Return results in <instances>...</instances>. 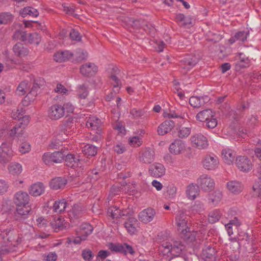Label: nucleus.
<instances>
[{
  "instance_id": "nucleus-1",
  "label": "nucleus",
  "mask_w": 261,
  "mask_h": 261,
  "mask_svg": "<svg viewBox=\"0 0 261 261\" xmlns=\"http://www.w3.org/2000/svg\"><path fill=\"white\" fill-rule=\"evenodd\" d=\"M188 216L183 212H179L176 217V222L178 227V230L184 234V239L190 242L194 240L195 238L192 236L189 231L190 228L187 226Z\"/></svg>"
},
{
  "instance_id": "nucleus-2",
  "label": "nucleus",
  "mask_w": 261,
  "mask_h": 261,
  "mask_svg": "<svg viewBox=\"0 0 261 261\" xmlns=\"http://www.w3.org/2000/svg\"><path fill=\"white\" fill-rule=\"evenodd\" d=\"M74 128V122L73 118L70 117L63 121L58 126L56 130L58 140L62 142L66 140L67 133L72 129H73Z\"/></svg>"
},
{
  "instance_id": "nucleus-3",
  "label": "nucleus",
  "mask_w": 261,
  "mask_h": 261,
  "mask_svg": "<svg viewBox=\"0 0 261 261\" xmlns=\"http://www.w3.org/2000/svg\"><path fill=\"white\" fill-rule=\"evenodd\" d=\"M162 247L164 248L163 251L164 253H170L173 256L179 255L184 249V245L180 242L178 241L174 242L173 244L168 242H164L162 244Z\"/></svg>"
},
{
  "instance_id": "nucleus-4",
  "label": "nucleus",
  "mask_w": 261,
  "mask_h": 261,
  "mask_svg": "<svg viewBox=\"0 0 261 261\" xmlns=\"http://www.w3.org/2000/svg\"><path fill=\"white\" fill-rule=\"evenodd\" d=\"M65 155L66 153L63 151V148H61L60 151H55L52 153H44L42 160L45 164H50L51 163H59L63 160Z\"/></svg>"
},
{
  "instance_id": "nucleus-5",
  "label": "nucleus",
  "mask_w": 261,
  "mask_h": 261,
  "mask_svg": "<svg viewBox=\"0 0 261 261\" xmlns=\"http://www.w3.org/2000/svg\"><path fill=\"white\" fill-rule=\"evenodd\" d=\"M13 155L11 145L8 143H3L0 147V163L5 164L8 162Z\"/></svg>"
},
{
  "instance_id": "nucleus-6",
  "label": "nucleus",
  "mask_w": 261,
  "mask_h": 261,
  "mask_svg": "<svg viewBox=\"0 0 261 261\" xmlns=\"http://www.w3.org/2000/svg\"><path fill=\"white\" fill-rule=\"evenodd\" d=\"M216 252L213 245L207 244L203 248L201 256L203 261H216Z\"/></svg>"
},
{
  "instance_id": "nucleus-7",
  "label": "nucleus",
  "mask_w": 261,
  "mask_h": 261,
  "mask_svg": "<svg viewBox=\"0 0 261 261\" xmlns=\"http://www.w3.org/2000/svg\"><path fill=\"white\" fill-rule=\"evenodd\" d=\"M48 114L51 120H58L64 116L65 108L59 104L54 105L49 108Z\"/></svg>"
},
{
  "instance_id": "nucleus-8",
  "label": "nucleus",
  "mask_w": 261,
  "mask_h": 261,
  "mask_svg": "<svg viewBox=\"0 0 261 261\" xmlns=\"http://www.w3.org/2000/svg\"><path fill=\"white\" fill-rule=\"evenodd\" d=\"M200 57L194 55H189L182 59L179 62V66L187 70L194 67L199 61Z\"/></svg>"
},
{
  "instance_id": "nucleus-9",
  "label": "nucleus",
  "mask_w": 261,
  "mask_h": 261,
  "mask_svg": "<svg viewBox=\"0 0 261 261\" xmlns=\"http://www.w3.org/2000/svg\"><path fill=\"white\" fill-rule=\"evenodd\" d=\"M218 158L214 154H207L203 159L204 168L208 170H215L219 165Z\"/></svg>"
},
{
  "instance_id": "nucleus-10",
  "label": "nucleus",
  "mask_w": 261,
  "mask_h": 261,
  "mask_svg": "<svg viewBox=\"0 0 261 261\" xmlns=\"http://www.w3.org/2000/svg\"><path fill=\"white\" fill-rule=\"evenodd\" d=\"M199 187L204 191L212 190L215 186L214 180L207 175H202L197 180Z\"/></svg>"
},
{
  "instance_id": "nucleus-11",
  "label": "nucleus",
  "mask_w": 261,
  "mask_h": 261,
  "mask_svg": "<svg viewBox=\"0 0 261 261\" xmlns=\"http://www.w3.org/2000/svg\"><path fill=\"white\" fill-rule=\"evenodd\" d=\"M191 140L194 145L193 146L199 149H205L208 145L207 138L201 134L192 136Z\"/></svg>"
},
{
  "instance_id": "nucleus-12",
  "label": "nucleus",
  "mask_w": 261,
  "mask_h": 261,
  "mask_svg": "<svg viewBox=\"0 0 261 261\" xmlns=\"http://www.w3.org/2000/svg\"><path fill=\"white\" fill-rule=\"evenodd\" d=\"M154 159V150L149 147H146L142 149L139 153V160L141 162L145 164H150Z\"/></svg>"
},
{
  "instance_id": "nucleus-13",
  "label": "nucleus",
  "mask_w": 261,
  "mask_h": 261,
  "mask_svg": "<svg viewBox=\"0 0 261 261\" xmlns=\"http://www.w3.org/2000/svg\"><path fill=\"white\" fill-rule=\"evenodd\" d=\"M31 213V208L29 205L17 206L14 217L16 220L22 221L28 217Z\"/></svg>"
},
{
  "instance_id": "nucleus-14",
  "label": "nucleus",
  "mask_w": 261,
  "mask_h": 261,
  "mask_svg": "<svg viewBox=\"0 0 261 261\" xmlns=\"http://www.w3.org/2000/svg\"><path fill=\"white\" fill-rule=\"evenodd\" d=\"M236 164L238 169L243 172H248L252 168V163L246 156H240L237 158Z\"/></svg>"
},
{
  "instance_id": "nucleus-15",
  "label": "nucleus",
  "mask_w": 261,
  "mask_h": 261,
  "mask_svg": "<svg viewBox=\"0 0 261 261\" xmlns=\"http://www.w3.org/2000/svg\"><path fill=\"white\" fill-rule=\"evenodd\" d=\"M97 67L92 63H87L80 68V72L84 76H92L97 71Z\"/></svg>"
},
{
  "instance_id": "nucleus-16",
  "label": "nucleus",
  "mask_w": 261,
  "mask_h": 261,
  "mask_svg": "<svg viewBox=\"0 0 261 261\" xmlns=\"http://www.w3.org/2000/svg\"><path fill=\"white\" fill-rule=\"evenodd\" d=\"M155 215V211L152 208H147L141 212L139 214V220L144 223L151 222Z\"/></svg>"
},
{
  "instance_id": "nucleus-17",
  "label": "nucleus",
  "mask_w": 261,
  "mask_h": 261,
  "mask_svg": "<svg viewBox=\"0 0 261 261\" xmlns=\"http://www.w3.org/2000/svg\"><path fill=\"white\" fill-rule=\"evenodd\" d=\"M30 197L25 192L19 191L17 192L14 196V202L16 206L25 205L29 203Z\"/></svg>"
},
{
  "instance_id": "nucleus-18",
  "label": "nucleus",
  "mask_w": 261,
  "mask_h": 261,
  "mask_svg": "<svg viewBox=\"0 0 261 261\" xmlns=\"http://www.w3.org/2000/svg\"><path fill=\"white\" fill-rule=\"evenodd\" d=\"M169 151L171 153L178 154L185 150V143L179 139H175L169 146Z\"/></svg>"
},
{
  "instance_id": "nucleus-19",
  "label": "nucleus",
  "mask_w": 261,
  "mask_h": 261,
  "mask_svg": "<svg viewBox=\"0 0 261 261\" xmlns=\"http://www.w3.org/2000/svg\"><path fill=\"white\" fill-rule=\"evenodd\" d=\"M210 98L207 96H192L189 99V103L192 107L195 108H199L208 102Z\"/></svg>"
},
{
  "instance_id": "nucleus-20",
  "label": "nucleus",
  "mask_w": 261,
  "mask_h": 261,
  "mask_svg": "<svg viewBox=\"0 0 261 261\" xmlns=\"http://www.w3.org/2000/svg\"><path fill=\"white\" fill-rule=\"evenodd\" d=\"M175 126L173 120H166L161 124L158 128V132L160 135H164L170 132Z\"/></svg>"
},
{
  "instance_id": "nucleus-21",
  "label": "nucleus",
  "mask_w": 261,
  "mask_h": 261,
  "mask_svg": "<svg viewBox=\"0 0 261 261\" xmlns=\"http://www.w3.org/2000/svg\"><path fill=\"white\" fill-rule=\"evenodd\" d=\"M150 174L154 177H160L164 175L165 168L160 163H155L152 165L149 170Z\"/></svg>"
},
{
  "instance_id": "nucleus-22",
  "label": "nucleus",
  "mask_w": 261,
  "mask_h": 261,
  "mask_svg": "<svg viewBox=\"0 0 261 261\" xmlns=\"http://www.w3.org/2000/svg\"><path fill=\"white\" fill-rule=\"evenodd\" d=\"M215 112L212 111L211 109H207L200 111L197 113L196 116V120L202 122H205L208 121L211 117L215 116Z\"/></svg>"
},
{
  "instance_id": "nucleus-23",
  "label": "nucleus",
  "mask_w": 261,
  "mask_h": 261,
  "mask_svg": "<svg viewBox=\"0 0 261 261\" xmlns=\"http://www.w3.org/2000/svg\"><path fill=\"white\" fill-rule=\"evenodd\" d=\"M67 184V180L61 177H58L51 179L49 182V186L53 190L61 189L64 188Z\"/></svg>"
},
{
  "instance_id": "nucleus-24",
  "label": "nucleus",
  "mask_w": 261,
  "mask_h": 261,
  "mask_svg": "<svg viewBox=\"0 0 261 261\" xmlns=\"http://www.w3.org/2000/svg\"><path fill=\"white\" fill-rule=\"evenodd\" d=\"M44 188L42 182H38L30 186L29 192L33 196H38L44 192Z\"/></svg>"
},
{
  "instance_id": "nucleus-25",
  "label": "nucleus",
  "mask_w": 261,
  "mask_h": 261,
  "mask_svg": "<svg viewBox=\"0 0 261 261\" xmlns=\"http://www.w3.org/2000/svg\"><path fill=\"white\" fill-rule=\"evenodd\" d=\"M73 56L72 53L68 50H64L55 53L54 58L56 62H63L70 59Z\"/></svg>"
},
{
  "instance_id": "nucleus-26",
  "label": "nucleus",
  "mask_w": 261,
  "mask_h": 261,
  "mask_svg": "<svg viewBox=\"0 0 261 261\" xmlns=\"http://www.w3.org/2000/svg\"><path fill=\"white\" fill-rule=\"evenodd\" d=\"M127 221L124 223V227L130 234H134L137 230L136 227L138 224V220L135 218L129 217Z\"/></svg>"
},
{
  "instance_id": "nucleus-27",
  "label": "nucleus",
  "mask_w": 261,
  "mask_h": 261,
  "mask_svg": "<svg viewBox=\"0 0 261 261\" xmlns=\"http://www.w3.org/2000/svg\"><path fill=\"white\" fill-rule=\"evenodd\" d=\"M65 163L66 166L72 168H74L80 166V160L79 156H75L72 154H66Z\"/></svg>"
},
{
  "instance_id": "nucleus-28",
  "label": "nucleus",
  "mask_w": 261,
  "mask_h": 261,
  "mask_svg": "<svg viewBox=\"0 0 261 261\" xmlns=\"http://www.w3.org/2000/svg\"><path fill=\"white\" fill-rule=\"evenodd\" d=\"M41 83H43V80L41 78L34 81V84L27 96L29 98L33 99L32 97H35L37 95L40 86L42 85Z\"/></svg>"
},
{
  "instance_id": "nucleus-29",
  "label": "nucleus",
  "mask_w": 261,
  "mask_h": 261,
  "mask_svg": "<svg viewBox=\"0 0 261 261\" xmlns=\"http://www.w3.org/2000/svg\"><path fill=\"white\" fill-rule=\"evenodd\" d=\"M16 114H13V118L15 119H18V122L17 123V125L21 128L22 130H23L25 126L28 125L30 122V117L27 115L23 116L22 114H20V113H18V115Z\"/></svg>"
},
{
  "instance_id": "nucleus-30",
  "label": "nucleus",
  "mask_w": 261,
  "mask_h": 261,
  "mask_svg": "<svg viewBox=\"0 0 261 261\" xmlns=\"http://www.w3.org/2000/svg\"><path fill=\"white\" fill-rule=\"evenodd\" d=\"M13 49L15 54L19 57H25L29 54L28 48L20 43H16L13 46Z\"/></svg>"
},
{
  "instance_id": "nucleus-31",
  "label": "nucleus",
  "mask_w": 261,
  "mask_h": 261,
  "mask_svg": "<svg viewBox=\"0 0 261 261\" xmlns=\"http://www.w3.org/2000/svg\"><path fill=\"white\" fill-rule=\"evenodd\" d=\"M222 155L224 162L228 165H230L236 156V153L230 149H223L222 151Z\"/></svg>"
},
{
  "instance_id": "nucleus-32",
  "label": "nucleus",
  "mask_w": 261,
  "mask_h": 261,
  "mask_svg": "<svg viewBox=\"0 0 261 261\" xmlns=\"http://www.w3.org/2000/svg\"><path fill=\"white\" fill-rule=\"evenodd\" d=\"M199 186L197 185L191 184L187 187L186 193L189 199L194 200L199 192Z\"/></svg>"
},
{
  "instance_id": "nucleus-33",
  "label": "nucleus",
  "mask_w": 261,
  "mask_h": 261,
  "mask_svg": "<svg viewBox=\"0 0 261 261\" xmlns=\"http://www.w3.org/2000/svg\"><path fill=\"white\" fill-rule=\"evenodd\" d=\"M227 187L231 192L234 194L239 193L242 190L241 183L236 180L228 182L227 184Z\"/></svg>"
},
{
  "instance_id": "nucleus-34",
  "label": "nucleus",
  "mask_w": 261,
  "mask_h": 261,
  "mask_svg": "<svg viewBox=\"0 0 261 261\" xmlns=\"http://www.w3.org/2000/svg\"><path fill=\"white\" fill-rule=\"evenodd\" d=\"M69 203L64 199H62L55 201L53 207L56 212L61 213L65 211Z\"/></svg>"
},
{
  "instance_id": "nucleus-35",
  "label": "nucleus",
  "mask_w": 261,
  "mask_h": 261,
  "mask_svg": "<svg viewBox=\"0 0 261 261\" xmlns=\"http://www.w3.org/2000/svg\"><path fill=\"white\" fill-rule=\"evenodd\" d=\"M77 92L78 95L81 99V102L82 105H86L84 100L87 97L89 93L87 86L85 84L79 85Z\"/></svg>"
},
{
  "instance_id": "nucleus-36",
  "label": "nucleus",
  "mask_w": 261,
  "mask_h": 261,
  "mask_svg": "<svg viewBox=\"0 0 261 261\" xmlns=\"http://www.w3.org/2000/svg\"><path fill=\"white\" fill-rule=\"evenodd\" d=\"M20 14L23 17H25L27 15H29L34 17H37L39 15V12L36 9L32 7H27L20 10Z\"/></svg>"
},
{
  "instance_id": "nucleus-37",
  "label": "nucleus",
  "mask_w": 261,
  "mask_h": 261,
  "mask_svg": "<svg viewBox=\"0 0 261 261\" xmlns=\"http://www.w3.org/2000/svg\"><path fill=\"white\" fill-rule=\"evenodd\" d=\"M83 153L88 157L89 156H93L97 153V148L91 144H87L82 150Z\"/></svg>"
},
{
  "instance_id": "nucleus-38",
  "label": "nucleus",
  "mask_w": 261,
  "mask_h": 261,
  "mask_svg": "<svg viewBox=\"0 0 261 261\" xmlns=\"http://www.w3.org/2000/svg\"><path fill=\"white\" fill-rule=\"evenodd\" d=\"M128 24L130 25L129 29L130 31L132 32V29L134 31L139 30L143 26V21L138 19H133L132 18H128Z\"/></svg>"
},
{
  "instance_id": "nucleus-39",
  "label": "nucleus",
  "mask_w": 261,
  "mask_h": 261,
  "mask_svg": "<svg viewBox=\"0 0 261 261\" xmlns=\"http://www.w3.org/2000/svg\"><path fill=\"white\" fill-rule=\"evenodd\" d=\"M222 198L221 192L216 190L209 195L208 200L213 204L218 203Z\"/></svg>"
},
{
  "instance_id": "nucleus-40",
  "label": "nucleus",
  "mask_w": 261,
  "mask_h": 261,
  "mask_svg": "<svg viewBox=\"0 0 261 261\" xmlns=\"http://www.w3.org/2000/svg\"><path fill=\"white\" fill-rule=\"evenodd\" d=\"M107 214L112 219H118L121 217V210L117 206H113L108 209Z\"/></svg>"
},
{
  "instance_id": "nucleus-41",
  "label": "nucleus",
  "mask_w": 261,
  "mask_h": 261,
  "mask_svg": "<svg viewBox=\"0 0 261 261\" xmlns=\"http://www.w3.org/2000/svg\"><path fill=\"white\" fill-rule=\"evenodd\" d=\"M13 19V16L10 12H2L0 13V24H8L11 23Z\"/></svg>"
},
{
  "instance_id": "nucleus-42",
  "label": "nucleus",
  "mask_w": 261,
  "mask_h": 261,
  "mask_svg": "<svg viewBox=\"0 0 261 261\" xmlns=\"http://www.w3.org/2000/svg\"><path fill=\"white\" fill-rule=\"evenodd\" d=\"M240 61L236 63V66L237 68H244L249 66V61L248 57H242L243 53L240 54Z\"/></svg>"
},
{
  "instance_id": "nucleus-43",
  "label": "nucleus",
  "mask_w": 261,
  "mask_h": 261,
  "mask_svg": "<svg viewBox=\"0 0 261 261\" xmlns=\"http://www.w3.org/2000/svg\"><path fill=\"white\" fill-rule=\"evenodd\" d=\"M9 172L13 175L20 174L22 172V166L19 163H11L8 167Z\"/></svg>"
},
{
  "instance_id": "nucleus-44",
  "label": "nucleus",
  "mask_w": 261,
  "mask_h": 261,
  "mask_svg": "<svg viewBox=\"0 0 261 261\" xmlns=\"http://www.w3.org/2000/svg\"><path fill=\"white\" fill-rule=\"evenodd\" d=\"M20 141L19 150L21 153H26L29 152L31 150V145L25 141L24 139H18V141Z\"/></svg>"
},
{
  "instance_id": "nucleus-45",
  "label": "nucleus",
  "mask_w": 261,
  "mask_h": 261,
  "mask_svg": "<svg viewBox=\"0 0 261 261\" xmlns=\"http://www.w3.org/2000/svg\"><path fill=\"white\" fill-rule=\"evenodd\" d=\"M83 210L78 204H74L70 211V216H72L74 218L77 219L82 215Z\"/></svg>"
},
{
  "instance_id": "nucleus-46",
  "label": "nucleus",
  "mask_w": 261,
  "mask_h": 261,
  "mask_svg": "<svg viewBox=\"0 0 261 261\" xmlns=\"http://www.w3.org/2000/svg\"><path fill=\"white\" fill-rule=\"evenodd\" d=\"M41 40V36L36 32L30 33L28 35V41L29 43L38 45L40 43Z\"/></svg>"
},
{
  "instance_id": "nucleus-47",
  "label": "nucleus",
  "mask_w": 261,
  "mask_h": 261,
  "mask_svg": "<svg viewBox=\"0 0 261 261\" xmlns=\"http://www.w3.org/2000/svg\"><path fill=\"white\" fill-rule=\"evenodd\" d=\"M93 228L91 225L89 223H84L81 226V235L86 236V238L87 236L90 234Z\"/></svg>"
},
{
  "instance_id": "nucleus-48",
  "label": "nucleus",
  "mask_w": 261,
  "mask_h": 261,
  "mask_svg": "<svg viewBox=\"0 0 261 261\" xmlns=\"http://www.w3.org/2000/svg\"><path fill=\"white\" fill-rule=\"evenodd\" d=\"M221 216V214L219 210H216L209 214L208 221L211 223H214L218 221Z\"/></svg>"
},
{
  "instance_id": "nucleus-49",
  "label": "nucleus",
  "mask_w": 261,
  "mask_h": 261,
  "mask_svg": "<svg viewBox=\"0 0 261 261\" xmlns=\"http://www.w3.org/2000/svg\"><path fill=\"white\" fill-rule=\"evenodd\" d=\"M63 219L59 217L57 219H55L52 221L50 224L55 230L58 232L63 228Z\"/></svg>"
},
{
  "instance_id": "nucleus-50",
  "label": "nucleus",
  "mask_w": 261,
  "mask_h": 261,
  "mask_svg": "<svg viewBox=\"0 0 261 261\" xmlns=\"http://www.w3.org/2000/svg\"><path fill=\"white\" fill-rule=\"evenodd\" d=\"M23 130L19 127V126L16 123L15 126L13 127L12 129L9 131V136L11 137H15L16 135H17V137H21L20 135H22Z\"/></svg>"
},
{
  "instance_id": "nucleus-51",
  "label": "nucleus",
  "mask_w": 261,
  "mask_h": 261,
  "mask_svg": "<svg viewBox=\"0 0 261 261\" xmlns=\"http://www.w3.org/2000/svg\"><path fill=\"white\" fill-rule=\"evenodd\" d=\"M28 89V83L25 81L21 82L17 87L16 92L19 95H24Z\"/></svg>"
},
{
  "instance_id": "nucleus-52",
  "label": "nucleus",
  "mask_w": 261,
  "mask_h": 261,
  "mask_svg": "<svg viewBox=\"0 0 261 261\" xmlns=\"http://www.w3.org/2000/svg\"><path fill=\"white\" fill-rule=\"evenodd\" d=\"M191 133V128L187 127H180L178 131V137L180 138H186Z\"/></svg>"
},
{
  "instance_id": "nucleus-53",
  "label": "nucleus",
  "mask_w": 261,
  "mask_h": 261,
  "mask_svg": "<svg viewBox=\"0 0 261 261\" xmlns=\"http://www.w3.org/2000/svg\"><path fill=\"white\" fill-rule=\"evenodd\" d=\"M249 34V32L240 31L235 34V37L237 38V41L241 42H244L247 38V36Z\"/></svg>"
},
{
  "instance_id": "nucleus-54",
  "label": "nucleus",
  "mask_w": 261,
  "mask_h": 261,
  "mask_svg": "<svg viewBox=\"0 0 261 261\" xmlns=\"http://www.w3.org/2000/svg\"><path fill=\"white\" fill-rule=\"evenodd\" d=\"M252 189L254 192V195L258 196L261 198V178H259L258 181L255 182Z\"/></svg>"
},
{
  "instance_id": "nucleus-55",
  "label": "nucleus",
  "mask_w": 261,
  "mask_h": 261,
  "mask_svg": "<svg viewBox=\"0 0 261 261\" xmlns=\"http://www.w3.org/2000/svg\"><path fill=\"white\" fill-rule=\"evenodd\" d=\"M13 37L24 42L28 40V35L25 32L17 31L15 32Z\"/></svg>"
},
{
  "instance_id": "nucleus-56",
  "label": "nucleus",
  "mask_w": 261,
  "mask_h": 261,
  "mask_svg": "<svg viewBox=\"0 0 261 261\" xmlns=\"http://www.w3.org/2000/svg\"><path fill=\"white\" fill-rule=\"evenodd\" d=\"M9 188L8 182L4 179H0V195L6 193Z\"/></svg>"
},
{
  "instance_id": "nucleus-57",
  "label": "nucleus",
  "mask_w": 261,
  "mask_h": 261,
  "mask_svg": "<svg viewBox=\"0 0 261 261\" xmlns=\"http://www.w3.org/2000/svg\"><path fill=\"white\" fill-rule=\"evenodd\" d=\"M12 234L11 230L5 229L0 234V237L4 240L5 242H11L12 241Z\"/></svg>"
},
{
  "instance_id": "nucleus-58",
  "label": "nucleus",
  "mask_w": 261,
  "mask_h": 261,
  "mask_svg": "<svg viewBox=\"0 0 261 261\" xmlns=\"http://www.w3.org/2000/svg\"><path fill=\"white\" fill-rule=\"evenodd\" d=\"M95 120V121L94 120L90 118L86 123L87 126L91 128L92 129H97L100 121L98 119H96Z\"/></svg>"
},
{
  "instance_id": "nucleus-59",
  "label": "nucleus",
  "mask_w": 261,
  "mask_h": 261,
  "mask_svg": "<svg viewBox=\"0 0 261 261\" xmlns=\"http://www.w3.org/2000/svg\"><path fill=\"white\" fill-rule=\"evenodd\" d=\"M208 119V121L205 122L206 127L208 128H214L216 127L218 124V121L215 116L211 117Z\"/></svg>"
},
{
  "instance_id": "nucleus-60",
  "label": "nucleus",
  "mask_w": 261,
  "mask_h": 261,
  "mask_svg": "<svg viewBox=\"0 0 261 261\" xmlns=\"http://www.w3.org/2000/svg\"><path fill=\"white\" fill-rule=\"evenodd\" d=\"M70 38L72 40L80 41L81 40V36L78 31L74 29H71L69 33Z\"/></svg>"
},
{
  "instance_id": "nucleus-61",
  "label": "nucleus",
  "mask_w": 261,
  "mask_h": 261,
  "mask_svg": "<svg viewBox=\"0 0 261 261\" xmlns=\"http://www.w3.org/2000/svg\"><path fill=\"white\" fill-rule=\"evenodd\" d=\"M167 193L169 198H173L176 193V188L173 185L167 187Z\"/></svg>"
},
{
  "instance_id": "nucleus-62",
  "label": "nucleus",
  "mask_w": 261,
  "mask_h": 261,
  "mask_svg": "<svg viewBox=\"0 0 261 261\" xmlns=\"http://www.w3.org/2000/svg\"><path fill=\"white\" fill-rule=\"evenodd\" d=\"M123 245L122 244H115L113 243H111L109 246V248L112 251H115L116 252H122V250H123Z\"/></svg>"
},
{
  "instance_id": "nucleus-63",
  "label": "nucleus",
  "mask_w": 261,
  "mask_h": 261,
  "mask_svg": "<svg viewBox=\"0 0 261 261\" xmlns=\"http://www.w3.org/2000/svg\"><path fill=\"white\" fill-rule=\"evenodd\" d=\"M142 142L141 139L138 136H135L129 139V144L134 146H139L142 144Z\"/></svg>"
},
{
  "instance_id": "nucleus-64",
  "label": "nucleus",
  "mask_w": 261,
  "mask_h": 261,
  "mask_svg": "<svg viewBox=\"0 0 261 261\" xmlns=\"http://www.w3.org/2000/svg\"><path fill=\"white\" fill-rule=\"evenodd\" d=\"M207 36L208 37V40L211 41H214L215 42L219 41L221 37L220 35L218 34L213 33L212 32H209L207 33Z\"/></svg>"
}]
</instances>
